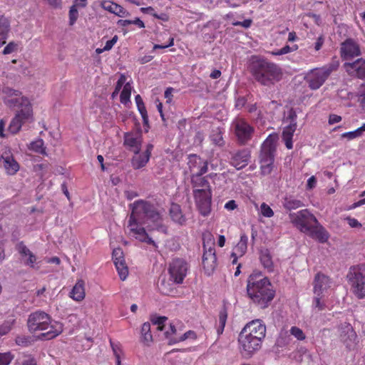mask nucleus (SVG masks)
<instances>
[{
  "instance_id": "obj_30",
  "label": "nucleus",
  "mask_w": 365,
  "mask_h": 365,
  "mask_svg": "<svg viewBox=\"0 0 365 365\" xmlns=\"http://www.w3.org/2000/svg\"><path fill=\"white\" fill-rule=\"evenodd\" d=\"M17 250L21 257H27L24 264L30 267H34V264L36 262V257L23 242H21L17 245Z\"/></svg>"
},
{
  "instance_id": "obj_43",
  "label": "nucleus",
  "mask_w": 365,
  "mask_h": 365,
  "mask_svg": "<svg viewBox=\"0 0 365 365\" xmlns=\"http://www.w3.org/2000/svg\"><path fill=\"white\" fill-rule=\"evenodd\" d=\"M364 132H365V123L355 130L342 133L341 138H347L348 140H353L361 137Z\"/></svg>"
},
{
  "instance_id": "obj_16",
  "label": "nucleus",
  "mask_w": 365,
  "mask_h": 365,
  "mask_svg": "<svg viewBox=\"0 0 365 365\" xmlns=\"http://www.w3.org/2000/svg\"><path fill=\"white\" fill-rule=\"evenodd\" d=\"M205 237H204V253L202 255V264L205 273L210 275L212 273L217 266V257L215 248L212 246L207 247L205 244Z\"/></svg>"
},
{
  "instance_id": "obj_34",
  "label": "nucleus",
  "mask_w": 365,
  "mask_h": 365,
  "mask_svg": "<svg viewBox=\"0 0 365 365\" xmlns=\"http://www.w3.org/2000/svg\"><path fill=\"white\" fill-rule=\"evenodd\" d=\"M192 184L193 190H200V191H212L210 182L202 175L192 176Z\"/></svg>"
},
{
  "instance_id": "obj_64",
  "label": "nucleus",
  "mask_w": 365,
  "mask_h": 365,
  "mask_svg": "<svg viewBox=\"0 0 365 365\" xmlns=\"http://www.w3.org/2000/svg\"><path fill=\"white\" fill-rule=\"evenodd\" d=\"M324 42V38L322 36H319L317 39V41L314 43L315 51H319L323 46Z\"/></svg>"
},
{
  "instance_id": "obj_48",
  "label": "nucleus",
  "mask_w": 365,
  "mask_h": 365,
  "mask_svg": "<svg viewBox=\"0 0 365 365\" xmlns=\"http://www.w3.org/2000/svg\"><path fill=\"white\" fill-rule=\"evenodd\" d=\"M259 213L264 217L270 218L274 216V211L265 202H262L259 207Z\"/></svg>"
},
{
  "instance_id": "obj_54",
  "label": "nucleus",
  "mask_w": 365,
  "mask_h": 365,
  "mask_svg": "<svg viewBox=\"0 0 365 365\" xmlns=\"http://www.w3.org/2000/svg\"><path fill=\"white\" fill-rule=\"evenodd\" d=\"M19 47V44L14 41L9 42L4 48L3 54H10L14 51H16Z\"/></svg>"
},
{
  "instance_id": "obj_49",
  "label": "nucleus",
  "mask_w": 365,
  "mask_h": 365,
  "mask_svg": "<svg viewBox=\"0 0 365 365\" xmlns=\"http://www.w3.org/2000/svg\"><path fill=\"white\" fill-rule=\"evenodd\" d=\"M14 359V355L10 351L0 353V365H9Z\"/></svg>"
},
{
  "instance_id": "obj_18",
  "label": "nucleus",
  "mask_w": 365,
  "mask_h": 365,
  "mask_svg": "<svg viewBox=\"0 0 365 365\" xmlns=\"http://www.w3.org/2000/svg\"><path fill=\"white\" fill-rule=\"evenodd\" d=\"M234 125L236 136L241 143H245L251 139L254 129L244 119H237Z\"/></svg>"
},
{
  "instance_id": "obj_31",
  "label": "nucleus",
  "mask_w": 365,
  "mask_h": 365,
  "mask_svg": "<svg viewBox=\"0 0 365 365\" xmlns=\"http://www.w3.org/2000/svg\"><path fill=\"white\" fill-rule=\"evenodd\" d=\"M170 218L173 222L180 225L185 224L186 217L182 213V209L178 204L172 203L169 210Z\"/></svg>"
},
{
  "instance_id": "obj_10",
  "label": "nucleus",
  "mask_w": 365,
  "mask_h": 365,
  "mask_svg": "<svg viewBox=\"0 0 365 365\" xmlns=\"http://www.w3.org/2000/svg\"><path fill=\"white\" fill-rule=\"evenodd\" d=\"M262 341L247 334L240 333L238 337L239 350L244 358L249 359L255 353L259 351L262 346Z\"/></svg>"
},
{
  "instance_id": "obj_41",
  "label": "nucleus",
  "mask_w": 365,
  "mask_h": 365,
  "mask_svg": "<svg viewBox=\"0 0 365 365\" xmlns=\"http://www.w3.org/2000/svg\"><path fill=\"white\" fill-rule=\"evenodd\" d=\"M30 150L40 153L43 155H47L46 153V148L44 146V142L42 139L38 138L34 141H33L29 147Z\"/></svg>"
},
{
  "instance_id": "obj_1",
  "label": "nucleus",
  "mask_w": 365,
  "mask_h": 365,
  "mask_svg": "<svg viewBox=\"0 0 365 365\" xmlns=\"http://www.w3.org/2000/svg\"><path fill=\"white\" fill-rule=\"evenodd\" d=\"M131 213L128 225L130 233L140 242L153 245L158 248L155 242L150 237L144 227L139 225H147L149 230H158L160 227V214L158 207L150 201L138 200L130 205Z\"/></svg>"
},
{
  "instance_id": "obj_45",
  "label": "nucleus",
  "mask_w": 365,
  "mask_h": 365,
  "mask_svg": "<svg viewBox=\"0 0 365 365\" xmlns=\"http://www.w3.org/2000/svg\"><path fill=\"white\" fill-rule=\"evenodd\" d=\"M290 335L293 336L299 341H303L306 339V334L302 329L298 327L293 326L289 329Z\"/></svg>"
},
{
  "instance_id": "obj_3",
  "label": "nucleus",
  "mask_w": 365,
  "mask_h": 365,
  "mask_svg": "<svg viewBox=\"0 0 365 365\" xmlns=\"http://www.w3.org/2000/svg\"><path fill=\"white\" fill-rule=\"evenodd\" d=\"M247 292L251 300L261 308H266L274 297V291L269 279L263 277L259 272L250 274Z\"/></svg>"
},
{
  "instance_id": "obj_2",
  "label": "nucleus",
  "mask_w": 365,
  "mask_h": 365,
  "mask_svg": "<svg viewBox=\"0 0 365 365\" xmlns=\"http://www.w3.org/2000/svg\"><path fill=\"white\" fill-rule=\"evenodd\" d=\"M26 324L31 334L39 333L37 336L39 340L53 339L63 331L62 323L53 321L48 314L40 310L29 315Z\"/></svg>"
},
{
  "instance_id": "obj_39",
  "label": "nucleus",
  "mask_w": 365,
  "mask_h": 365,
  "mask_svg": "<svg viewBox=\"0 0 365 365\" xmlns=\"http://www.w3.org/2000/svg\"><path fill=\"white\" fill-rule=\"evenodd\" d=\"M118 275L121 280L124 281L128 275V269L124 259H117L114 262Z\"/></svg>"
},
{
  "instance_id": "obj_37",
  "label": "nucleus",
  "mask_w": 365,
  "mask_h": 365,
  "mask_svg": "<svg viewBox=\"0 0 365 365\" xmlns=\"http://www.w3.org/2000/svg\"><path fill=\"white\" fill-rule=\"evenodd\" d=\"M292 341L289 331L281 330L278 337L276 339L275 346L282 348L288 346Z\"/></svg>"
},
{
  "instance_id": "obj_7",
  "label": "nucleus",
  "mask_w": 365,
  "mask_h": 365,
  "mask_svg": "<svg viewBox=\"0 0 365 365\" xmlns=\"http://www.w3.org/2000/svg\"><path fill=\"white\" fill-rule=\"evenodd\" d=\"M277 140L276 135L270 134L262 145L259 163L261 173L264 175L270 174L273 170Z\"/></svg>"
},
{
  "instance_id": "obj_46",
  "label": "nucleus",
  "mask_w": 365,
  "mask_h": 365,
  "mask_svg": "<svg viewBox=\"0 0 365 365\" xmlns=\"http://www.w3.org/2000/svg\"><path fill=\"white\" fill-rule=\"evenodd\" d=\"M110 346L116 359V364H120V355L122 354L121 345L120 343H115L110 340Z\"/></svg>"
},
{
  "instance_id": "obj_62",
  "label": "nucleus",
  "mask_w": 365,
  "mask_h": 365,
  "mask_svg": "<svg viewBox=\"0 0 365 365\" xmlns=\"http://www.w3.org/2000/svg\"><path fill=\"white\" fill-rule=\"evenodd\" d=\"M141 335H142L143 341L145 344L149 345L150 343L153 341V336L150 332L143 333V334H141Z\"/></svg>"
},
{
  "instance_id": "obj_17",
  "label": "nucleus",
  "mask_w": 365,
  "mask_h": 365,
  "mask_svg": "<svg viewBox=\"0 0 365 365\" xmlns=\"http://www.w3.org/2000/svg\"><path fill=\"white\" fill-rule=\"evenodd\" d=\"M143 142L142 134L138 131H130L124 133L123 145L133 153H138L141 149Z\"/></svg>"
},
{
  "instance_id": "obj_23",
  "label": "nucleus",
  "mask_w": 365,
  "mask_h": 365,
  "mask_svg": "<svg viewBox=\"0 0 365 365\" xmlns=\"http://www.w3.org/2000/svg\"><path fill=\"white\" fill-rule=\"evenodd\" d=\"M341 56L349 58L360 55V49L357 43L351 39H348L341 44Z\"/></svg>"
},
{
  "instance_id": "obj_24",
  "label": "nucleus",
  "mask_w": 365,
  "mask_h": 365,
  "mask_svg": "<svg viewBox=\"0 0 365 365\" xmlns=\"http://www.w3.org/2000/svg\"><path fill=\"white\" fill-rule=\"evenodd\" d=\"M306 234L321 243L326 242L329 237L328 232L318 222L317 224H313Z\"/></svg>"
},
{
  "instance_id": "obj_28",
  "label": "nucleus",
  "mask_w": 365,
  "mask_h": 365,
  "mask_svg": "<svg viewBox=\"0 0 365 365\" xmlns=\"http://www.w3.org/2000/svg\"><path fill=\"white\" fill-rule=\"evenodd\" d=\"M100 5L104 10L120 17H123L128 14V12L123 6L111 1L103 0L101 1Z\"/></svg>"
},
{
  "instance_id": "obj_22",
  "label": "nucleus",
  "mask_w": 365,
  "mask_h": 365,
  "mask_svg": "<svg viewBox=\"0 0 365 365\" xmlns=\"http://www.w3.org/2000/svg\"><path fill=\"white\" fill-rule=\"evenodd\" d=\"M346 71L353 76L360 78H365V61L360 58L353 63H346L344 64Z\"/></svg>"
},
{
  "instance_id": "obj_13",
  "label": "nucleus",
  "mask_w": 365,
  "mask_h": 365,
  "mask_svg": "<svg viewBox=\"0 0 365 365\" xmlns=\"http://www.w3.org/2000/svg\"><path fill=\"white\" fill-rule=\"evenodd\" d=\"M195 202L201 215L208 216L211 212L212 191L192 190Z\"/></svg>"
},
{
  "instance_id": "obj_29",
  "label": "nucleus",
  "mask_w": 365,
  "mask_h": 365,
  "mask_svg": "<svg viewBox=\"0 0 365 365\" xmlns=\"http://www.w3.org/2000/svg\"><path fill=\"white\" fill-rule=\"evenodd\" d=\"M297 123L295 119L292 118L290 123L284 128L282 133V138L284 141L287 148L292 149L293 148L292 137L296 130Z\"/></svg>"
},
{
  "instance_id": "obj_14",
  "label": "nucleus",
  "mask_w": 365,
  "mask_h": 365,
  "mask_svg": "<svg viewBox=\"0 0 365 365\" xmlns=\"http://www.w3.org/2000/svg\"><path fill=\"white\" fill-rule=\"evenodd\" d=\"M33 117V108L29 107L26 109H20L11 119L8 130L12 134H16L21 130L22 125Z\"/></svg>"
},
{
  "instance_id": "obj_12",
  "label": "nucleus",
  "mask_w": 365,
  "mask_h": 365,
  "mask_svg": "<svg viewBox=\"0 0 365 365\" xmlns=\"http://www.w3.org/2000/svg\"><path fill=\"white\" fill-rule=\"evenodd\" d=\"M331 72V67L314 68L306 73L304 80L311 89L317 90L324 83Z\"/></svg>"
},
{
  "instance_id": "obj_60",
  "label": "nucleus",
  "mask_w": 365,
  "mask_h": 365,
  "mask_svg": "<svg viewBox=\"0 0 365 365\" xmlns=\"http://www.w3.org/2000/svg\"><path fill=\"white\" fill-rule=\"evenodd\" d=\"M316 185H317V179L313 175V176L310 177L307 180V190H312L313 188H314L316 187Z\"/></svg>"
},
{
  "instance_id": "obj_8",
  "label": "nucleus",
  "mask_w": 365,
  "mask_h": 365,
  "mask_svg": "<svg viewBox=\"0 0 365 365\" xmlns=\"http://www.w3.org/2000/svg\"><path fill=\"white\" fill-rule=\"evenodd\" d=\"M1 93L3 94V101L9 108H21V109H26L27 107L33 108L29 98L23 96L21 91L6 86H3Z\"/></svg>"
},
{
  "instance_id": "obj_47",
  "label": "nucleus",
  "mask_w": 365,
  "mask_h": 365,
  "mask_svg": "<svg viewBox=\"0 0 365 365\" xmlns=\"http://www.w3.org/2000/svg\"><path fill=\"white\" fill-rule=\"evenodd\" d=\"M118 24L122 26H127L130 24H135L138 26V28L142 29L145 27V24L143 21H141L139 18H135L134 20H123L120 19L118 21Z\"/></svg>"
},
{
  "instance_id": "obj_19",
  "label": "nucleus",
  "mask_w": 365,
  "mask_h": 365,
  "mask_svg": "<svg viewBox=\"0 0 365 365\" xmlns=\"http://www.w3.org/2000/svg\"><path fill=\"white\" fill-rule=\"evenodd\" d=\"M187 165L193 176L202 175L207 171L208 163L200 156L192 154L188 156Z\"/></svg>"
},
{
  "instance_id": "obj_52",
  "label": "nucleus",
  "mask_w": 365,
  "mask_h": 365,
  "mask_svg": "<svg viewBox=\"0 0 365 365\" xmlns=\"http://www.w3.org/2000/svg\"><path fill=\"white\" fill-rule=\"evenodd\" d=\"M14 321H5L0 325V336H2L8 334L13 326Z\"/></svg>"
},
{
  "instance_id": "obj_9",
  "label": "nucleus",
  "mask_w": 365,
  "mask_h": 365,
  "mask_svg": "<svg viewBox=\"0 0 365 365\" xmlns=\"http://www.w3.org/2000/svg\"><path fill=\"white\" fill-rule=\"evenodd\" d=\"M167 322V317H161V332H163L164 340L168 344H174L187 339H196L197 336L195 331L190 330L182 334L173 324Z\"/></svg>"
},
{
  "instance_id": "obj_33",
  "label": "nucleus",
  "mask_w": 365,
  "mask_h": 365,
  "mask_svg": "<svg viewBox=\"0 0 365 365\" xmlns=\"http://www.w3.org/2000/svg\"><path fill=\"white\" fill-rule=\"evenodd\" d=\"M259 260L264 269L269 272L274 270V265L270 251L267 249H262L259 252Z\"/></svg>"
},
{
  "instance_id": "obj_21",
  "label": "nucleus",
  "mask_w": 365,
  "mask_h": 365,
  "mask_svg": "<svg viewBox=\"0 0 365 365\" xmlns=\"http://www.w3.org/2000/svg\"><path fill=\"white\" fill-rule=\"evenodd\" d=\"M341 341L347 346L351 347L356 339V334L351 324L345 323L339 329Z\"/></svg>"
},
{
  "instance_id": "obj_50",
  "label": "nucleus",
  "mask_w": 365,
  "mask_h": 365,
  "mask_svg": "<svg viewBox=\"0 0 365 365\" xmlns=\"http://www.w3.org/2000/svg\"><path fill=\"white\" fill-rule=\"evenodd\" d=\"M15 341L17 345L21 346H28L31 344V336L26 335L17 336Z\"/></svg>"
},
{
  "instance_id": "obj_63",
  "label": "nucleus",
  "mask_w": 365,
  "mask_h": 365,
  "mask_svg": "<svg viewBox=\"0 0 365 365\" xmlns=\"http://www.w3.org/2000/svg\"><path fill=\"white\" fill-rule=\"evenodd\" d=\"M252 24V21L250 19H245L243 21H235L232 23L234 26H242L244 28H249Z\"/></svg>"
},
{
  "instance_id": "obj_40",
  "label": "nucleus",
  "mask_w": 365,
  "mask_h": 365,
  "mask_svg": "<svg viewBox=\"0 0 365 365\" xmlns=\"http://www.w3.org/2000/svg\"><path fill=\"white\" fill-rule=\"evenodd\" d=\"M303 205L301 200L293 197H286L283 201V206L288 210L297 209Z\"/></svg>"
},
{
  "instance_id": "obj_4",
  "label": "nucleus",
  "mask_w": 365,
  "mask_h": 365,
  "mask_svg": "<svg viewBox=\"0 0 365 365\" xmlns=\"http://www.w3.org/2000/svg\"><path fill=\"white\" fill-rule=\"evenodd\" d=\"M250 68L255 80L264 86L272 85L279 81L282 74L281 68L277 64L264 59H253Z\"/></svg>"
},
{
  "instance_id": "obj_56",
  "label": "nucleus",
  "mask_w": 365,
  "mask_h": 365,
  "mask_svg": "<svg viewBox=\"0 0 365 365\" xmlns=\"http://www.w3.org/2000/svg\"><path fill=\"white\" fill-rule=\"evenodd\" d=\"M227 319V314L224 312H221L219 316V323L220 327L218 329V333L222 332L224 329V327L225 326Z\"/></svg>"
},
{
  "instance_id": "obj_11",
  "label": "nucleus",
  "mask_w": 365,
  "mask_h": 365,
  "mask_svg": "<svg viewBox=\"0 0 365 365\" xmlns=\"http://www.w3.org/2000/svg\"><path fill=\"white\" fill-rule=\"evenodd\" d=\"M290 222L301 232H308L313 224H317V218L307 210H302L289 215Z\"/></svg>"
},
{
  "instance_id": "obj_35",
  "label": "nucleus",
  "mask_w": 365,
  "mask_h": 365,
  "mask_svg": "<svg viewBox=\"0 0 365 365\" xmlns=\"http://www.w3.org/2000/svg\"><path fill=\"white\" fill-rule=\"evenodd\" d=\"M10 31V21L4 16H0V48L6 43V40L8 37Z\"/></svg>"
},
{
  "instance_id": "obj_51",
  "label": "nucleus",
  "mask_w": 365,
  "mask_h": 365,
  "mask_svg": "<svg viewBox=\"0 0 365 365\" xmlns=\"http://www.w3.org/2000/svg\"><path fill=\"white\" fill-rule=\"evenodd\" d=\"M210 138L213 143L217 145H222L223 144L222 135L219 129L213 130Z\"/></svg>"
},
{
  "instance_id": "obj_32",
  "label": "nucleus",
  "mask_w": 365,
  "mask_h": 365,
  "mask_svg": "<svg viewBox=\"0 0 365 365\" xmlns=\"http://www.w3.org/2000/svg\"><path fill=\"white\" fill-rule=\"evenodd\" d=\"M85 283L82 279L78 280L69 293V297L76 302H81L86 296Z\"/></svg>"
},
{
  "instance_id": "obj_58",
  "label": "nucleus",
  "mask_w": 365,
  "mask_h": 365,
  "mask_svg": "<svg viewBox=\"0 0 365 365\" xmlns=\"http://www.w3.org/2000/svg\"><path fill=\"white\" fill-rule=\"evenodd\" d=\"M324 296H315L314 301H313V306L315 308H317L318 310H322L324 309V304L321 302V299Z\"/></svg>"
},
{
  "instance_id": "obj_38",
  "label": "nucleus",
  "mask_w": 365,
  "mask_h": 365,
  "mask_svg": "<svg viewBox=\"0 0 365 365\" xmlns=\"http://www.w3.org/2000/svg\"><path fill=\"white\" fill-rule=\"evenodd\" d=\"M135 103L138 107V110L140 112L141 117L143 118V125H148V115L144 105L143 101L140 95H137L135 97Z\"/></svg>"
},
{
  "instance_id": "obj_5",
  "label": "nucleus",
  "mask_w": 365,
  "mask_h": 365,
  "mask_svg": "<svg viewBox=\"0 0 365 365\" xmlns=\"http://www.w3.org/2000/svg\"><path fill=\"white\" fill-rule=\"evenodd\" d=\"M168 273L172 284H163L161 288V294L165 295H173L176 293V287L175 284H181L183 283L184 279L189 271V265L187 262L180 258L173 259L168 265Z\"/></svg>"
},
{
  "instance_id": "obj_36",
  "label": "nucleus",
  "mask_w": 365,
  "mask_h": 365,
  "mask_svg": "<svg viewBox=\"0 0 365 365\" xmlns=\"http://www.w3.org/2000/svg\"><path fill=\"white\" fill-rule=\"evenodd\" d=\"M134 156L132 158L131 164L134 169H140L144 167L149 160V155L144 153H140V151L134 153Z\"/></svg>"
},
{
  "instance_id": "obj_15",
  "label": "nucleus",
  "mask_w": 365,
  "mask_h": 365,
  "mask_svg": "<svg viewBox=\"0 0 365 365\" xmlns=\"http://www.w3.org/2000/svg\"><path fill=\"white\" fill-rule=\"evenodd\" d=\"M266 326L260 319H255L248 322L240 332L251 336L252 337H257L258 339L263 341L266 336Z\"/></svg>"
},
{
  "instance_id": "obj_20",
  "label": "nucleus",
  "mask_w": 365,
  "mask_h": 365,
  "mask_svg": "<svg viewBox=\"0 0 365 365\" xmlns=\"http://www.w3.org/2000/svg\"><path fill=\"white\" fill-rule=\"evenodd\" d=\"M332 282L324 274L318 273L314 277V292L317 296H325L331 287Z\"/></svg>"
},
{
  "instance_id": "obj_55",
  "label": "nucleus",
  "mask_w": 365,
  "mask_h": 365,
  "mask_svg": "<svg viewBox=\"0 0 365 365\" xmlns=\"http://www.w3.org/2000/svg\"><path fill=\"white\" fill-rule=\"evenodd\" d=\"M125 81H126L125 76L124 74H121L116 83L114 93H118L120 91V89L122 88L123 86L126 83Z\"/></svg>"
},
{
  "instance_id": "obj_59",
  "label": "nucleus",
  "mask_w": 365,
  "mask_h": 365,
  "mask_svg": "<svg viewBox=\"0 0 365 365\" xmlns=\"http://www.w3.org/2000/svg\"><path fill=\"white\" fill-rule=\"evenodd\" d=\"M346 220L351 227L357 228L361 227V224L355 218L349 217L346 218Z\"/></svg>"
},
{
  "instance_id": "obj_57",
  "label": "nucleus",
  "mask_w": 365,
  "mask_h": 365,
  "mask_svg": "<svg viewBox=\"0 0 365 365\" xmlns=\"http://www.w3.org/2000/svg\"><path fill=\"white\" fill-rule=\"evenodd\" d=\"M118 39L117 35H115L110 40L107 41L104 46V51H110L113 46L115 44Z\"/></svg>"
},
{
  "instance_id": "obj_53",
  "label": "nucleus",
  "mask_w": 365,
  "mask_h": 365,
  "mask_svg": "<svg viewBox=\"0 0 365 365\" xmlns=\"http://www.w3.org/2000/svg\"><path fill=\"white\" fill-rule=\"evenodd\" d=\"M78 16V12L77 10L76 5H73L69 10V24L73 25Z\"/></svg>"
},
{
  "instance_id": "obj_44",
  "label": "nucleus",
  "mask_w": 365,
  "mask_h": 365,
  "mask_svg": "<svg viewBox=\"0 0 365 365\" xmlns=\"http://www.w3.org/2000/svg\"><path fill=\"white\" fill-rule=\"evenodd\" d=\"M298 49V46L297 44H294L292 46H285L283 48L272 51V54L274 56H281L284 54H287L293 51H295Z\"/></svg>"
},
{
  "instance_id": "obj_61",
  "label": "nucleus",
  "mask_w": 365,
  "mask_h": 365,
  "mask_svg": "<svg viewBox=\"0 0 365 365\" xmlns=\"http://www.w3.org/2000/svg\"><path fill=\"white\" fill-rule=\"evenodd\" d=\"M115 259H119V260H120V259H124V257H123V252L120 248L115 249L113 251V262H115Z\"/></svg>"
},
{
  "instance_id": "obj_27",
  "label": "nucleus",
  "mask_w": 365,
  "mask_h": 365,
  "mask_svg": "<svg viewBox=\"0 0 365 365\" xmlns=\"http://www.w3.org/2000/svg\"><path fill=\"white\" fill-rule=\"evenodd\" d=\"M4 168L6 174L9 175H15L20 168L19 163L14 159L13 155L10 153H5L3 158Z\"/></svg>"
},
{
  "instance_id": "obj_6",
  "label": "nucleus",
  "mask_w": 365,
  "mask_h": 365,
  "mask_svg": "<svg viewBox=\"0 0 365 365\" xmlns=\"http://www.w3.org/2000/svg\"><path fill=\"white\" fill-rule=\"evenodd\" d=\"M346 277L351 293L358 299H364L365 263L351 266Z\"/></svg>"
},
{
  "instance_id": "obj_42",
  "label": "nucleus",
  "mask_w": 365,
  "mask_h": 365,
  "mask_svg": "<svg viewBox=\"0 0 365 365\" xmlns=\"http://www.w3.org/2000/svg\"><path fill=\"white\" fill-rule=\"evenodd\" d=\"M132 86L130 83H126L120 95V101L121 103L125 105L130 102L131 95Z\"/></svg>"
},
{
  "instance_id": "obj_25",
  "label": "nucleus",
  "mask_w": 365,
  "mask_h": 365,
  "mask_svg": "<svg viewBox=\"0 0 365 365\" xmlns=\"http://www.w3.org/2000/svg\"><path fill=\"white\" fill-rule=\"evenodd\" d=\"M248 237L245 233L241 234L240 239L237 245L234 247L231 254L232 258V263L236 264L237 257L243 256L247 252Z\"/></svg>"
},
{
  "instance_id": "obj_26",
  "label": "nucleus",
  "mask_w": 365,
  "mask_h": 365,
  "mask_svg": "<svg viewBox=\"0 0 365 365\" xmlns=\"http://www.w3.org/2000/svg\"><path fill=\"white\" fill-rule=\"evenodd\" d=\"M250 153L247 150H242L235 153L232 159L231 164L237 170L245 168L250 160Z\"/></svg>"
}]
</instances>
